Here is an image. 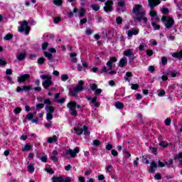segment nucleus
<instances>
[{
  "mask_svg": "<svg viewBox=\"0 0 182 182\" xmlns=\"http://www.w3.org/2000/svg\"><path fill=\"white\" fill-rule=\"evenodd\" d=\"M124 5H126V3H124V1L119 0V1L118 2V6H120L121 8H123Z\"/></svg>",
  "mask_w": 182,
  "mask_h": 182,
  "instance_id": "obj_58",
  "label": "nucleus"
},
{
  "mask_svg": "<svg viewBox=\"0 0 182 182\" xmlns=\"http://www.w3.org/2000/svg\"><path fill=\"white\" fill-rule=\"evenodd\" d=\"M170 124H171V119L167 118V119L165 120V125H166V126H170Z\"/></svg>",
  "mask_w": 182,
  "mask_h": 182,
  "instance_id": "obj_59",
  "label": "nucleus"
},
{
  "mask_svg": "<svg viewBox=\"0 0 182 182\" xmlns=\"http://www.w3.org/2000/svg\"><path fill=\"white\" fill-rule=\"evenodd\" d=\"M46 110H48L47 113H53V112H55V109L53 108V107L50 106V105H46Z\"/></svg>",
  "mask_w": 182,
  "mask_h": 182,
  "instance_id": "obj_31",
  "label": "nucleus"
},
{
  "mask_svg": "<svg viewBox=\"0 0 182 182\" xmlns=\"http://www.w3.org/2000/svg\"><path fill=\"white\" fill-rule=\"evenodd\" d=\"M32 149V145L26 144L23 147L21 148V151H29Z\"/></svg>",
  "mask_w": 182,
  "mask_h": 182,
  "instance_id": "obj_27",
  "label": "nucleus"
},
{
  "mask_svg": "<svg viewBox=\"0 0 182 182\" xmlns=\"http://www.w3.org/2000/svg\"><path fill=\"white\" fill-rule=\"evenodd\" d=\"M83 85H85V82L82 80L78 81V85L70 90L69 94L70 96H73V97H76L77 96V93H80L85 89V87H83Z\"/></svg>",
  "mask_w": 182,
  "mask_h": 182,
  "instance_id": "obj_3",
  "label": "nucleus"
},
{
  "mask_svg": "<svg viewBox=\"0 0 182 182\" xmlns=\"http://www.w3.org/2000/svg\"><path fill=\"white\" fill-rule=\"evenodd\" d=\"M37 63H38V65H43L45 63V58L43 57L38 58Z\"/></svg>",
  "mask_w": 182,
  "mask_h": 182,
  "instance_id": "obj_43",
  "label": "nucleus"
},
{
  "mask_svg": "<svg viewBox=\"0 0 182 182\" xmlns=\"http://www.w3.org/2000/svg\"><path fill=\"white\" fill-rule=\"evenodd\" d=\"M159 146H161L163 149H166V147H168V144L164 141H161L159 143Z\"/></svg>",
  "mask_w": 182,
  "mask_h": 182,
  "instance_id": "obj_40",
  "label": "nucleus"
},
{
  "mask_svg": "<svg viewBox=\"0 0 182 182\" xmlns=\"http://www.w3.org/2000/svg\"><path fill=\"white\" fill-rule=\"evenodd\" d=\"M46 119H47L48 122H49V120H52V119H53V114H50V113H47Z\"/></svg>",
  "mask_w": 182,
  "mask_h": 182,
  "instance_id": "obj_47",
  "label": "nucleus"
},
{
  "mask_svg": "<svg viewBox=\"0 0 182 182\" xmlns=\"http://www.w3.org/2000/svg\"><path fill=\"white\" fill-rule=\"evenodd\" d=\"M111 154L112 156L116 157L117 156H119V152H117V151H116L115 149H112Z\"/></svg>",
  "mask_w": 182,
  "mask_h": 182,
  "instance_id": "obj_55",
  "label": "nucleus"
},
{
  "mask_svg": "<svg viewBox=\"0 0 182 182\" xmlns=\"http://www.w3.org/2000/svg\"><path fill=\"white\" fill-rule=\"evenodd\" d=\"M48 46H49V43H48V42L43 43L42 45L43 50H46V49H48Z\"/></svg>",
  "mask_w": 182,
  "mask_h": 182,
  "instance_id": "obj_54",
  "label": "nucleus"
},
{
  "mask_svg": "<svg viewBox=\"0 0 182 182\" xmlns=\"http://www.w3.org/2000/svg\"><path fill=\"white\" fill-rule=\"evenodd\" d=\"M16 58L17 60H18V62H22V60H24V59H26V53L23 52V53H17L16 54Z\"/></svg>",
  "mask_w": 182,
  "mask_h": 182,
  "instance_id": "obj_19",
  "label": "nucleus"
},
{
  "mask_svg": "<svg viewBox=\"0 0 182 182\" xmlns=\"http://www.w3.org/2000/svg\"><path fill=\"white\" fill-rule=\"evenodd\" d=\"M123 154L124 156V157H126V159H129L130 157H132V154H130V153H129V151H127L126 149H123Z\"/></svg>",
  "mask_w": 182,
  "mask_h": 182,
  "instance_id": "obj_37",
  "label": "nucleus"
},
{
  "mask_svg": "<svg viewBox=\"0 0 182 182\" xmlns=\"http://www.w3.org/2000/svg\"><path fill=\"white\" fill-rule=\"evenodd\" d=\"M36 109H43L45 107V104L38 103L36 105Z\"/></svg>",
  "mask_w": 182,
  "mask_h": 182,
  "instance_id": "obj_56",
  "label": "nucleus"
},
{
  "mask_svg": "<svg viewBox=\"0 0 182 182\" xmlns=\"http://www.w3.org/2000/svg\"><path fill=\"white\" fill-rule=\"evenodd\" d=\"M93 146H99L100 144V141L95 139L92 141Z\"/></svg>",
  "mask_w": 182,
  "mask_h": 182,
  "instance_id": "obj_63",
  "label": "nucleus"
},
{
  "mask_svg": "<svg viewBox=\"0 0 182 182\" xmlns=\"http://www.w3.org/2000/svg\"><path fill=\"white\" fill-rule=\"evenodd\" d=\"M65 100H66V98L65 97H63V98H61L60 100H56L55 102L56 103H60V105H62V104L65 103Z\"/></svg>",
  "mask_w": 182,
  "mask_h": 182,
  "instance_id": "obj_48",
  "label": "nucleus"
},
{
  "mask_svg": "<svg viewBox=\"0 0 182 182\" xmlns=\"http://www.w3.org/2000/svg\"><path fill=\"white\" fill-rule=\"evenodd\" d=\"M157 92H158V96L159 97H163V96L166 95V91L164 90H159Z\"/></svg>",
  "mask_w": 182,
  "mask_h": 182,
  "instance_id": "obj_36",
  "label": "nucleus"
},
{
  "mask_svg": "<svg viewBox=\"0 0 182 182\" xmlns=\"http://www.w3.org/2000/svg\"><path fill=\"white\" fill-rule=\"evenodd\" d=\"M126 65H127V59L126 58H122L118 64V66L119 68H124V66H126Z\"/></svg>",
  "mask_w": 182,
  "mask_h": 182,
  "instance_id": "obj_23",
  "label": "nucleus"
},
{
  "mask_svg": "<svg viewBox=\"0 0 182 182\" xmlns=\"http://www.w3.org/2000/svg\"><path fill=\"white\" fill-rule=\"evenodd\" d=\"M116 109H122L123 107H124V105L120 102H117L114 105Z\"/></svg>",
  "mask_w": 182,
  "mask_h": 182,
  "instance_id": "obj_32",
  "label": "nucleus"
},
{
  "mask_svg": "<svg viewBox=\"0 0 182 182\" xmlns=\"http://www.w3.org/2000/svg\"><path fill=\"white\" fill-rule=\"evenodd\" d=\"M91 8H92L93 11H95L96 12H97V11L100 9V6H99V5L97 4H92L91 6Z\"/></svg>",
  "mask_w": 182,
  "mask_h": 182,
  "instance_id": "obj_42",
  "label": "nucleus"
},
{
  "mask_svg": "<svg viewBox=\"0 0 182 182\" xmlns=\"http://www.w3.org/2000/svg\"><path fill=\"white\" fill-rule=\"evenodd\" d=\"M131 87L132 90H137L139 89V85L138 84H131Z\"/></svg>",
  "mask_w": 182,
  "mask_h": 182,
  "instance_id": "obj_52",
  "label": "nucleus"
},
{
  "mask_svg": "<svg viewBox=\"0 0 182 182\" xmlns=\"http://www.w3.org/2000/svg\"><path fill=\"white\" fill-rule=\"evenodd\" d=\"M104 11L105 12H112L113 11V1L109 0L105 3Z\"/></svg>",
  "mask_w": 182,
  "mask_h": 182,
  "instance_id": "obj_11",
  "label": "nucleus"
},
{
  "mask_svg": "<svg viewBox=\"0 0 182 182\" xmlns=\"http://www.w3.org/2000/svg\"><path fill=\"white\" fill-rule=\"evenodd\" d=\"M20 26L18 28V32L20 33H22V32H25V35L28 36L29 35V32L31 31V27L28 26V23L26 21H19L18 22Z\"/></svg>",
  "mask_w": 182,
  "mask_h": 182,
  "instance_id": "obj_5",
  "label": "nucleus"
},
{
  "mask_svg": "<svg viewBox=\"0 0 182 182\" xmlns=\"http://www.w3.org/2000/svg\"><path fill=\"white\" fill-rule=\"evenodd\" d=\"M85 14H86V10L85 9H82L79 14V16H80V18H83V16H85Z\"/></svg>",
  "mask_w": 182,
  "mask_h": 182,
  "instance_id": "obj_49",
  "label": "nucleus"
},
{
  "mask_svg": "<svg viewBox=\"0 0 182 182\" xmlns=\"http://www.w3.org/2000/svg\"><path fill=\"white\" fill-rule=\"evenodd\" d=\"M117 62V58L116 57H111L109 60L107 62L106 65L108 66L109 70H112L113 68V63Z\"/></svg>",
  "mask_w": 182,
  "mask_h": 182,
  "instance_id": "obj_18",
  "label": "nucleus"
},
{
  "mask_svg": "<svg viewBox=\"0 0 182 182\" xmlns=\"http://www.w3.org/2000/svg\"><path fill=\"white\" fill-rule=\"evenodd\" d=\"M69 79V76L66 74H63L61 75V80L63 82H66Z\"/></svg>",
  "mask_w": 182,
  "mask_h": 182,
  "instance_id": "obj_44",
  "label": "nucleus"
},
{
  "mask_svg": "<svg viewBox=\"0 0 182 182\" xmlns=\"http://www.w3.org/2000/svg\"><path fill=\"white\" fill-rule=\"evenodd\" d=\"M79 151V147H75L74 149H66L64 153V157L65 159H75V157H76V154H77Z\"/></svg>",
  "mask_w": 182,
  "mask_h": 182,
  "instance_id": "obj_6",
  "label": "nucleus"
},
{
  "mask_svg": "<svg viewBox=\"0 0 182 182\" xmlns=\"http://www.w3.org/2000/svg\"><path fill=\"white\" fill-rule=\"evenodd\" d=\"M86 99L91 105H94L95 107H99L100 106V104L97 102V97L95 96L93 98L87 97Z\"/></svg>",
  "mask_w": 182,
  "mask_h": 182,
  "instance_id": "obj_15",
  "label": "nucleus"
},
{
  "mask_svg": "<svg viewBox=\"0 0 182 182\" xmlns=\"http://www.w3.org/2000/svg\"><path fill=\"white\" fill-rule=\"evenodd\" d=\"M54 23H59L60 22V17H55L53 19Z\"/></svg>",
  "mask_w": 182,
  "mask_h": 182,
  "instance_id": "obj_64",
  "label": "nucleus"
},
{
  "mask_svg": "<svg viewBox=\"0 0 182 182\" xmlns=\"http://www.w3.org/2000/svg\"><path fill=\"white\" fill-rule=\"evenodd\" d=\"M139 30L137 28H132L128 31L127 36L129 39H132L133 36L139 35Z\"/></svg>",
  "mask_w": 182,
  "mask_h": 182,
  "instance_id": "obj_12",
  "label": "nucleus"
},
{
  "mask_svg": "<svg viewBox=\"0 0 182 182\" xmlns=\"http://www.w3.org/2000/svg\"><path fill=\"white\" fill-rule=\"evenodd\" d=\"M39 159L43 163H46V161H48V156L47 155L43 156L40 157Z\"/></svg>",
  "mask_w": 182,
  "mask_h": 182,
  "instance_id": "obj_46",
  "label": "nucleus"
},
{
  "mask_svg": "<svg viewBox=\"0 0 182 182\" xmlns=\"http://www.w3.org/2000/svg\"><path fill=\"white\" fill-rule=\"evenodd\" d=\"M55 141H58L56 135H54L53 137H48L47 139V143H49V144H52V143H55Z\"/></svg>",
  "mask_w": 182,
  "mask_h": 182,
  "instance_id": "obj_25",
  "label": "nucleus"
},
{
  "mask_svg": "<svg viewBox=\"0 0 182 182\" xmlns=\"http://www.w3.org/2000/svg\"><path fill=\"white\" fill-rule=\"evenodd\" d=\"M76 106L77 103L75 102H70L67 104V107L69 109L71 116H77V112H76Z\"/></svg>",
  "mask_w": 182,
  "mask_h": 182,
  "instance_id": "obj_8",
  "label": "nucleus"
},
{
  "mask_svg": "<svg viewBox=\"0 0 182 182\" xmlns=\"http://www.w3.org/2000/svg\"><path fill=\"white\" fill-rule=\"evenodd\" d=\"M53 82H52V77H48L46 80H45L43 82V87H44V89H49V87H50L51 85Z\"/></svg>",
  "mask_w": 182,
  "mask_h": 182,
  "instance_id": "obj_13",
  "label": "nucleus"
},
{
  "mask_svg": "<svg viewBox=\"0 0 182 182\" xmlns=\"http://www.w3.org/2000/svg\"><path fill=\"white\" fill-rule=\"evenodd\" d=\"M146 53L148 56H153V51L152 50H146Z\"/></svg>",
  "mask_w": 182,
  "mask_h": 182,
  "instance_id": "obj_62",
  "label": "nucleus"
},
{
  "mask_svg": "<svg viewBox=\"0 0 182 182\" xmlns=\"http://www.w3.org/2000/svg\"><path fill=\"white\" fill-rule=\"evenodd\" d=\"M44 105L46 106H52V101H50V98H47L44 100Z\"/></svg>",
  "mask_w": 182,
  "mask_h": 182,
  "instance_id": "obj_38",
  "label": "nucleus"
},
{
  "mask_svg": "<svg viewBox=\"0 0 182 182\" xmlns=\"http://www.w3.org/2000/svg\"><path fill=\"white\" fill-rule=\"evenodd\" d=\"M14 38V34L8 33L4 37V41H11Z\"/></svg>",
  "mask_w": 182,
  "mask_h": 182,
  "instance_id": "obj_35",
  "label": "nucleus"
},
{
  "mask_svg": "<svg viewBox=\"0 0 182 182\" xmlns=\"http://www.w3.org/2000/svg\"><path fill=\"white\" fill-rule=\"evenodd\" d=\"M174 160H178V159H182V152H180L178 155L174 156Z\"/></svg>",
  "mask_w": 182,
  "mask_h": 182,
  "instance_id": "obj_60",
  "label": "nucleus"
},
{
  "mask_svg": "<svg viewBox=\"0 0 182 182\" xmlns=\"http://www.w3.org/2000/svg\"><path fill=\"white\" fill-rule=\"evenodd\" d=\"M124 56H127V58H129V62H134V60L136 59V56H134V53H133L132 49H127L125 51H124Z\"/></svg>",
  "mask_w": 182,
  "mask_h": 182,
  "instance_id": "obj_10",
  "label": "nucleus"
},
{
  "mask_svg": "<svg viewBox=\"0 0 182 182\" xmlns=\"http://www.w3.org/2000/svg\"><path fill=\"white\" fill-rule=\"evenodd\" d=\"M161 63L164 65V66H166V65H167V58L162 57Z\"/></svg>",
  "mask_w": 182,
  "mask_h": 182,
  "instance_id": "obj_57",
  "label": "nucleus"
},
{
  "mask_svg": "<svg viewBox=\"0 0 182 182\" xmlns=\"http://www.w3.org/2000/svg\"><path fill=\"white\" fill-rule=\"evenodd\" d=\"M22 112V108L21 107H16V109H14V112L15 114H19Z\"/></svg>",
  "mask_w": 182,
  "mask_h": 182,
  "instance_id": "obj_45",
  "label": "nucleus"
},
{
  "mask_svg": "<svg viewBox=\"0 0 182 182\" xmlns=\"http://www.w3.org/2000/svg\"><path fill=\"white\" fill-rule=\"evenodd\" d=\"M161 21L164 23L166 28H167L168 29L171 28V26L174 25V20L171 18V17L163 16L161 18Z\"/></svg>",
  "mask_w": 182,
  "mask_h": 182,
  "instance_id": "obj_7",
  "label": "nucleus"
},
{
  "mask_svg": "<svg viewBox=\"0 0 182 182\" xmlns=\"http://www.w3.org/2000/svg\"><path fill=\"white\" fill-rule=\"evenodd\" d=\"M29 79H31V75H29V74L21 75L17 77L18 83H23L24 82H26V80H29Z\"/></svg>",
  "mask_w": 182,
  "mask_h": 182,
  "instance_id": "obj_14",
  "label": "nucleus"
},
{
  "mask_svg": "<svg viewBox=\"0 0 182 182\" xmlns=\"http://www.w3.org/2000/svg\"><path fill=\"white\" fill-rule=\"evenodd\" d=\"M63 176H53L52 178V182H63Z\"/></svg>",
  "mask_w": 182,
  "mask_h": 182,
  "instance_id": "obj_28",
  "label": "nucleus"
},
{
  "mask_svg": "<svg viewBox=\"0 0 182 182\" xmlns=\"http://www.w3.org/2000/svg\"><path fill=\"white\" fill-rule=\"evenodd\" d=\"M31 89H32V86L31 85H23L22 87H17L16 92L18 93L23 92V90L24 92H29Z\"/></svg>",
  "mask_w": 182,
  "mask_h": 182,
  "instance_id": "obj_17",
  "label": "nucleus"
},
{
  "mask_svg": "<svg viewBox=\"0 0 182 182\" xmlns=\"http://www.w3.org/2000/svg\"><path fill=\"white\" fill-rule=\"evenodd\" d=\"M26 119H28L29 121H32L33 119V114L32 113H28L26 115Z\"/></svg>",
  "mask_w": 182,
  "mask_h": 182,
  "instance_id": "obj_51",
  "label": "nucleus"
},
{
  "mask_svg": "<svg viewBox=\"0 0 182 182\" xmlns=\"http://www.w3.org/2000/svg\"><path fill=\"white\" fill-rule=\"evenodd\" d=\"M26 164L28 165L27 171L31 173H33V171H35V166H33V164H30L29 161H26Z\"/></svg>",
  "mask_w": 182,
  "mask_h": 182,
  "instance_id": "obj_21",
  "label": "nucleus"
},
{
  "mask_svg": "<svg viewBox=\"0 0 182 182\" xmlns=\"http://www.w3.org/2000/svg\"><path fill=\"white\" fill-rule=\"evenodd\" d=\"M165 166H166V164H164L160 161H158V166L155 161H152L151 163V166H150L149 171V173H155L157 167H164Z\"/></svg>",
  "mask_w": 182,
  "mask_h": 182,
  "instance_id": "obj_9",
  "label": "nucleus"
},
{
  "mask_svg": "<svg viewBox=\"0 0 182 182\" xmlns=\"http://www.w3.org/2000/svg\"><path fill=\"white\" fill-rule=\"evenodd\" d=\"M110 69H107V67L104 66L100 71L99 73H109V75H116L117 72L116 70H111L109 71Z\"/></svg>",
  "mask_w": 182,
  "mask_h": 182,
  "instance_id": "obj_16",
  "label": "nucleus"
},
{
  "mask_svg": "<svg viewBox=\"0 0 182 182\" xmlns=\"http://www.w3.org/2000/svg\"><path fill=\"white\" fill-rule=\"evenodd\" d=\"M132 12L134 14V21L137 22H141L143 21L145 23H147V17H145L146 11H143V6L140 4H136L133 9Z\"/></svg>",
  "mask_w": 182,
  "mask_h": 182,
  "instance_id": "obj_1",
  "label": "nucleus"
},
{
  "mask_svg": "<svg viewBox=\"0 0 182 182\" xmlns=\"http://www.w3.org/2000/svg\"><path fill=\"white\" fill-rule=\"evenodd\" d=\"M44 56L48 58L50 62H53V55L50 53L45 52Z\"/></svg>",
  "mask_w": 182,
  "mask_h": 182,
  "instance_id": "obj_26",
  "label": "nucleus"
},
{
  "mask_svg": "<svg viewBox=\"0 0 182 182\" xmlns=\"http://www.w3.org/2000/svg\"><path fill=\"white\" fill-rule=\"evenodd\" d=\"M116 23L117 25H122V23H123V19L122 18V17L120 16L117 17Z\"/></svg>",
  "mask_w": 182,
  "mask_h": 182,
  "instance_id": "obj_41",
  "label": "nucleus"
},
{
  "mask_svg": "<svg viewBox=\"0 0 182 182\" xmlns=\"http://www.w3.org/2000/svg\"><path fill=\"white\" fill-rule=\"evenodd\" d=\"M105 171L107 174H112V171H113V166L107 165L105 167Z\"/></svg>",
  "mask_w": 182,
  "mask_h": 182,
  "instance_id": "obj_29",
  "label": "nucleus"
},
{
  "mask_svg": "<svg viewBox=\"0 0 182 182\" xmlns=\"http://www.w3.org/2000/svg\"><path fill=\"white\" fill-rule=\"evenodd\" d=\"M151 26L154 28V31L160 30V25L156 24L154 21H151Z\"/></svg>",
  "mask_w": 182,
  "mask_h": 182,
  "instance_id": "obj_33",
  "label": "nucleus"
},
{
  "mask_svg": "<svg viewBox=\"0 0 182 182\" xmlns=\"http://www.w3.org/2000/svg\"><path fill=\"white\" fill-rule=\"evenodd\" d=\"M74 131L75 132V134L77 136H80L81 134L89 136V134H90L89 128L86 125H84L83 128H82V125H77V127H74Z\"/></svg>",
  "mask_w": 182,
  "mask_h": 182,
  "instance_id": "obj_4",
  "label": "nucleus"
},
{
  "mask_svg": "<svg viewBox=\"0 0 182 182\" xmlns=\"http://www.w3.org/2000/svg\"><path fill=\"white\" fill-rule=\"evenodd\" d=\"M92 71L93 72V73H98V75H102V73H99L100 72V70H99V68H97V67L92 68Z\"/></svg>",
  "mask_w": 182,
  "mask_h": 182,
  "instance_id": "obj_50",
  "label": "nucleus"
},
{
  "mask_svg": "<svg viewBox=\"0 0 182 182\" xmlns=\"http://www.w3.org/2000/svg\"><path fill=\"white\" fill-rule=\"evenodd\" d=\"M50 159L52 161H54V163H58V161H59V157L55 155H50Z\"/></svg>",
  "mask_w": 182,
  "mask_h": 182,
  "instance_id": "obj_34",
  "label": "nucleus"
},
{
  "mask_svg": "<svg viewBox=\"0 0 182 182\" xmlns=\"http://www.w3.org/2000/svg\"><path fill=\"white\" fill-rule=\"evenodd\" d=\"M173 58H176L177 59H181L182 58V50L180 52L178 53H173L172 54Z\"/></svg>",
  "mask_w": 182,
  "mask_h": 182,
  "instance_id": "obj_30",
  "label": "nucleus"
},
{
  "mask_svg": "<svg viewBox=\"0 0 182 182\" xmlns=\"http://www.w3.org/2000/svg\"><path fill=\"white\" fill-rule=\"evenodd\" d=\"M165 164L166 165L168 168H171L174 167L173 166V164H174V161L173 160V159H169L165 161Z\"/></svg>",
  "mask_w": 182,
  "mask_h": 182,
  "instance_id": "obj_22",
  "label": "nucleus"
},
{
  "mask_svg": "<svg viewBox=\"0 0 182 182\" xmlns=\"http://www.w3.org/2000/svg\"><path fill=\"white\" fill-rule=\"evenodd\" d=\"M167 75L171 77H176V76H180V73L177 70H171L168 72Z\"/></svg>",
  "mask_w": 182,
  "mask_h": 182,
  "instance_id": "obj_20",
  "label": "nucleus"
},
{
  "mask_svg": "<svg viewBox=\"0 0 182 182\" xmlns=\"http://www.w3.org/2000/svg\"><path fill=\"white\" fill-rule=\"evenodd\" d=\"M76 56H77V54L76 53H71L70 54V58H71V62H73V63H77V58H76Z\"/></svg>",
  "mask_w": 182,
  "mask_h": 182,
  "instance_id": "obj_24",
  "label": "nucleus"
},
{
  "mask_svg": "<svg viewBox=\"0 0 182 182\" xmlns=\"http://www.w3.org/2000/svg\"><path fill=\"white\" fill-rule=\"evenodd\" d=\"M160 0H148V5L151 9L149 16H151L152 21L159 22V21L157 11H154V8H156L157 5H160Z\"/></svg>",
  "mask_w": 182,
  "mask_h": 182,
  "instance_id": "obj_2",
  "label": "nucleus"
},
{
  "mask_svg": "<svg viewBox=\"0 0 182 182\" xmlns=\"http://www.w3.org/2000/svg\"><path fill=\"white\" fill-rule=\"evenodd\" d=\"M102 93V89H96L95 90V96H99V95H100Z\"/></svg>",
  "mask_w": 182,
  "mask_h": 182,
  "instance_id": "obj_61",
  "label": "nucleus"
},
{
  "mask_svg": "<svg viewBox=\"0 0 182 182\" xmlns=\"http://www.w3.org/2000/svg\"><path fill=\"white\" fill-rule=\"evenodd\" d=\"M53 2L54 5H56L57 6H60L63 1L62 0H53Z\"/></svg>",
  "mask_w": 182,
  "mask_h": 182,
  "instance_id": "obj_39",
  "label": "nucleus"
},
{
  "mask_svg": "<svg viewBox=\"0 0 182 182\" xmlns=\"http://www.w3.org/2000/svg\"><path fill=\"white\" fill-rule=\"evenodd\" d=\"M46 171H47V173H48L49 174H54L55 173V171L51 168H46Z\"/></svg>",
  "mask_w": 182,
  "mask_h": 182,
  "instance_id": "obj_53",
  "label": "nucleus"
}]
</instances>
